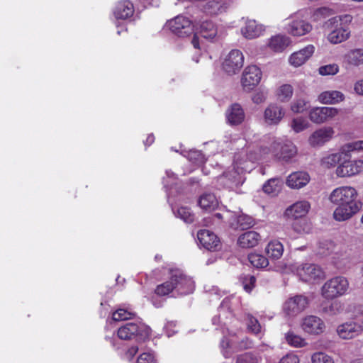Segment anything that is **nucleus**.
I'll return each mask as SVG.
<instances>
[{
    "mask_svg": "<svg viewBox=\"0 0 363 363\" xmlns=\"http://www.w3.org/2000/svg\"><path fill=\"white\" fill-rule=\"evenodd\" d=\"M357 197L356 189L351 186L338 187L331 192L329 199L337 205L333 212V217L337 221L347 220L359 211L361 203Z\"/></svg>",
    "mask_w": 363,
    "mask_h": 363,
    "instance_id": "1",
    "label": "nucleus"
},
{
    "mask_svg": "<svg viewBox=\"0 0 363 363\" xmlns=\"http://www.w3.org/2000/svg\"><path fill=\"white\" fill-rule=\"evenodd\" d=\"M352 17L350 15H344L333 17L323 24L325 30L330 31L328 35V40L333 44L340 43L350 37V31L342 27L341 22H351Z\"/></svg>",
    "mask_w": 363,
    "mask_h": 363,
    "instance_id": "2",
    "label": "nucleus"
},
{
    "mask_svg": "<svg viewBox=\"0 0 363 363\" xmlns=\"http://www.w3.org/2000/svg\"><path fill=\"white\" fill-rule=\"evenodd\" d=\"M244 181L245 178L240 173V169L234 166L220 175L217 178L216 183L218 188L238 191Z\"/></svg>",
    "mask_w": 363,
    "mask_h": 363,
    "instance_id": "3",
    "label": "nucleus"
},
{
    "mask_svg": "<svg viewBox=\"0 0 363 363\" xmlns=\"http://www.w3.org/2000/svg\"><path fill=\"white\" fill-rule=\"evenodd\" d=\"M349 287L348 281L343 277H335L327 281L322 287V295L327 299H333L343 295Z\"/></svg>",
    "mask_w": 363,
    "mask_h": 363,
    "instance_id": "4",
    "label": "nucleus"
},
{
    "mask_svg": "<svg viewBox=\"0 0 363 363\" xmlns=\"http://www.w3.org/2000/svg\"><path fill=\"white\" fill-rule=\"evenodd\" d=\"M362 143H348L340 149L339 152L335 153L328 154L324 156L320 160V164L325 168H331L335 167L337 164H340L342 159L346 158L347 153L357 150H360L362 146Z\"/></svg>",
    "mask_w": 363,
    "mask_h": 363,
    "instance_id": "5",
    "label": "nucleus"
},
{
    "mask_svg": "<svg viewBox=\"0 0 363 363\" xmlns=\"http://www.w3.org/2000/svg\"><path fill=\"white\" fill-rule=\"evenodd\" d=\"M118 336L121 340H130L137 337L138 340H144L149 336V329L145 325L128 323L118 330Z\"/></svg>",
    "mask_w": 363,
    "mask_h": 363,
    "instance_id": "6",
    "label": "nucleus"
},
{
    "mask_svg": "<svg viewBox=\"0 0 363 363\" xmlns=\"http://www.w3.org/2000/svg\"><path fill=\"white\" fill-rule=\"evenodd\" d=\"M166 26L176 35L180 38L189 36L194 32V26L187 18L178 16L167 21Z\"/></svg>",
    "mask_w": 363,
    "mask_h": 363,
    "instance_id": "7",
    "label": "nucleus"
},
{
    "mask_svg": "<svg viewBox=\"0 0 363 363\" xmlns=\"http://www.w3.org/2000/svg\"><path fill=\"white\" fill-rule=\"evenodd\" d=\"M342 162L336 169V174L340 177H352L363 170V160L350 161V153L345 155Z\"/></svg>",
    "mask_w": 363,
    "mask_h": 363,
    "instance_id": "8",
    "label": "nucleus"
},
{
    "mask_svg": "<svg viewBox=\"0 0 363 363\" xmlns=\"http://www.w3.org/2000/svg\"><path fill=\"white\" fill-rule=\"evenodd\" d=\"M308 304L306 297L296 295L287 299L283 305V311L288 316H296L304 311Z\"/></svg>",
    "mask_w": 363,
    "mask_h": 363,
    "instance_id": "9",
    "label": "nucleus"
},
{
    "mask_svg": "<svg viewBox=\"0 0 363 363\" xmlns=\"http://www.w3.org/2000/svg\"><path fill=\"white\" fill-rule=\"evenodd\" d=\"M262 72L256 65L247 67L242 76L241 83L245 90L250 91L254 89L260 82Z\"/></svg>",
    "mask_w": 363,
    "mask_h": 363,
    "instance_id": "10",
    "label": "nucleus"
},
{
    "mask_svg": "<svg viewBox=\"0 0 363 363\" xmlns=\"http://www.w3.org/2000/svg\"><path fill=\"white\" fill-rule=\"evenodd\" d=\"M244 57L239 50H233L225 59L223 68L229 74H235L242 67Z\"/></svg>",
    "mask_w": 363,
    "mask_h": 363,
    "instance_id": "11",
    "label": "nucleus"
},
{
    "mask_svg": "<svg viewBox=\"0 0 363 363\" xmlns=\"http://www.w3.org/2000/svg\"><path fill=\"white\" fill-rule=\"evenodd\" d=\"M271 149L277 158L286 162L291 159L297 152L296 146L290 142L284 144L274 142Z\"/></svg>",
    "mask_w": 363,
    "mask_h": 363,
    "instance_id": "12",
    "label": "nucleus"
},
{
    "mask_svg": "<svg viewBox=\"0 0 363 363\" xmlns=\"http://www.w3.org/2000/svg\"><path fill=\"white\" fill-rule=\"evenodd\" d=\"M338 113V110L334 107H316L313 108L309 113L311 121L315 123H324Z\"/></svg>",
    "mask_w": 363,
    "mask_h": 363,
    "instance_id": "13",
    "label": "nucleus"
},
{
    "mask_svg": "<svg viewBox=\"0 0 363 363\" xmlns=\"http://www.w3.org/2000/svg\"><path fill=\"white\" fill-rule=\"evenodd\" d=\"M335 131L331 127H323L313 132L308 138L312 147H319L332 139Z\"/></svg>",
    "mask_w": 363,
    "mask_h": 363,
    "instance_id": "14",
    "label": "nucleus"
},
{
    "mask_svg": "<svg viewBox=\"0 0 363 363\" xmlns=\"http://www.w3.org/2000/svg\"><path fill=\"white\" fill-rule=\"evenodd\" d=\"M285 116L282 106L276 104H269L264 110V122L270 125L279 124Z\"/></svg>",
    "mask_w": 363,
    "mask_h": 363,
    "instance_id": "15",
    "label": "nucleus"
},
{
    "mask_svg": "<svg viewBox=\"0 0 363 363\" xmlns=\"http://www.w3.org/2000/svg\"><path fill=\"white\" fill-rule=\"evenodd\" d=\"M298 274L305 281H311L321 279L324 277L322 269L314 264H306L298 269Z\"/></svg>",
    "mask_w": 363,
    "mask_h": 363,
    "instance_id": "16",
    "label": "nucleus"
},
{
    "mask_svg": "<svg viewBox=\"0 0 363 363\" xmlns=\"http://www.w3.org/2000/svg\"><path fill=\"white\" fill-rule=\"evenodd\" d=\"M225 117L230 125H238L244 121L245 113L240 104L234 103L226 110Z\"/></svg>",
    "mask_w": 363,
    "mask_h": 363,
    "instance_id": "17",
    "label": "nucleus"
},
{
    "mask_svg": "<svg viewBox=\"0 0 363 363\" xmlns=\"http://www.w3.org/2000/svg\"><path fill=\"white\" fill-rule=\"evenodd\" d=\"M337 333L342 339H352L361 333V328L359 324L356 322H346L337 328Z\"/></svg>",
    "mask_w": 363,
    "mask_h": 363,
    "instance_id": "18",
    "label": "nucleus"
},
{
    "mask_svg": "<svg viewBox=\"0 0 363 363\" xmlns=\"http://www.w3.org/2000/svg\"><path fill=\"white\" fill-rule=\"evenodd\" d=\"M200 244L208 250H216L219 246L218 238L208 230H201L197 234Z\"/></svg>",
    "mask_w": 363,
    "mask_h": 363,
    "instance_id": "19",
    "label": "nucleus"
},
{
    "mask_svg": "<svg viewBox=\"0 0 363 363\" xmlns=\"http://www.w3.org/2000/svg\"><path fill=\"white\" fill-rule=\"evenodd\" d=\"M312 26L301 18H293L288 24L287 32L294 36H302L308 33Z\"/></svg>",
    "mask_w": 363,
    "mask_h": 363,
    "instance_id": "20",
    "label": "nucleus"
},
{
    "mask_svg": "<svg viewBox=\"0 0 363 363\" xmlns=\"http://www.w3.org/2000/svg\"><path fill=\"white\" fill-rule=\"evenodd\" d=\"M303 330L310 334H320L323 332L325 325L323 321L315 315L306 317L302 322Z\"/></svg>",
    "mask_w": 363,
    "mask_h": 363,
    "instance_id": "21",
    "label": "nucleus"
},
{
    "mask_svg": "<svg viewBox=\"0 0 363 363\" xmlns=\"http://www.w3.org/2000/svg\"><path fill=\"white\" fill-rule=\"evenodd\" d=\"M314 52V47L309 45L298 52H294L289 58V62L295 67H299L305 63Z\"/></svg>",
    "mask_w": 363,
    "mask_h": 363,
    "instance_id": "22",
    "label": "nucleus"
},
{
    "mask_svg": "<svg viewBox=\"0 0 363 363\" xmlns=\"http://www.w3.org/2000/svg\"><path fill=\"white\" fill-rule=\"evenodd\" d=\"M310 181V177L306 172H296L291 173L286 179V184L292 189H301Z\"/></svg>",
    "mask_w": 363,
    "mask_h": 363,
    "instance_id": "23",
    "label": "nucleus"
},
{
    "mask_svg": "<svg viewBox=\"0 0 363 363\" xmlns=\"http://www.w3.org/2000/svg\"><path fill=\"white\" fill-rule=\"evenodd\" d=\"M227 8V0H208L203 6L204 12L211 16L223 13L226 11Z\"/></svg>",
    "mask_w": 363,
    "mask_h": 363,
    "instance_id": "24",
    "label": "nucleus"
},
{
    "mask_svg": "<svg viewBox=\"0 0 363 363\" xmlns=\"http://www.w3.org/2000/svg\"><path fill=\"white\" fill-rule=\"evenodd\" d=\"M309 208L310 203L306 201H301L289 207L285 213L288 217L298 219L306 216Z\"/></svg>",
    "mask_w": 363,
    "mask_h": 363,
    "instance_id": "25",
    "label": "nucleus"
},
{
    "mask_svg": "<svg viewBox=\"0 0 363 363\" xmlns=\"http://www.w3.org/2000/svg\"><path fill=\"white\" fill-rule=\"evenodd\" d=\"M261 236L255 231H247L240 235L238 240V244L242 248H251L256 246Z\"/></svg>",
    "mask_w": 363,
    "mask_h": 363,
    "instance_id": "26",
    "label": "nucleus"
},
{
    "mask_svg": "<svg viewBox=\"0 0 363 363\" xmlns=\"http://www.w3.org/2000/svg\"><path fill=\"white\" fill-rule=\"evenodd\" d=\"M133 4L127 0L118 2L114 11L116 18L119 19L128 18L133 15Z\"/></svg>",
    "mask_w": 363,
    "mask_h": 363,
    "instance_id": "27",
    "label": "nucleus"
},
{
    "mask_svg": "<svg viewBox=\"0 0 363 363\" xmlns=\"http://www.w3.org/2000/svg\"><path fill=\"white\" fill-rule=\"evenodd\" d=\"M263 26L254 20H249L242 28L241 32L245 38L252 39L259 37L263 32Z\"/></svg>",
    "mask_w": 363,
    "mask_h": 363,
    "instance_id": "28",
    "label": "nucleus"
},
{
    "mask_svg": "<svg viewBox=\"0 0 363 363\" xmlns=\"http://www.w3.org/2000/svg\"><path fill=\"white\" fill-rule=\"evenodd\" d=\"M320 311L329 316H333L342 313L344 310V305L340 301L335 300L332 302H323L320 306Z\"/></svg>",
    "mask_w": 363,
    "mask_h": 363,
    "instance_id": "29",
    "label": "nucleus"
},
{
    "mask_svg": "<svg viewBox=\"0 0 363 363\" xmlns=\"http://www.w3.org/2000/svg\"><path fill=\"white\" fill-rule=\"evenodd\" d=\"M344 62L352 67L363 65V49L355 48L349 50L344 56Z\"/></svg>",
    "mask_w": 363,
    "mask_h": 363,
    "instance_id": "30",
    "label": "nucleus"
},
{
    "mask_svg": "<svg viewBox=\"0 0 363 363\" xmlns=\"http://www.w3.org/2000/svg\"><path fill=\"white\" fill-rule=\"evenodd\" d=\"M174 277H180L181 282L177 290L181 294H188L192 293L194 289V282L191 278L186 276L181 270H177Z\"/></svg>",
    "mask_w": 363,
    "mask_h": 363,
    "instance_id": "31",
    "label": "nucleus"
},
{
    "mask_svg": "<svg viewBox=\"0 0 363 363\" xmlns=\"http://www.w3.org/2000/svg\"><path fill=\"white\" fill-rule=\"evenodd\" d=\"M265 252L268 257L277 260L281 257L284 252V246L278 240L271 241L265 247Z\"/></svg>",
    "mask_w": 363,
    "mask_h": 363,
    "instance_id": "32",
    "label": "nucleus"
},
{
    "mask_svg": "<svg viewBox=\"0 0 363 363\" xmlns=\"http://www.w3.org/2000/svg\"><path fill=\"white\" fill-rule=\"evenodd\" d=\"M291 43L290 38L285 35H275L272 37L269 47L274 52H282Z\"/></svg>",
    "mask_w": 363,
    "mask_h": 363,
    "instance_id": "33",
    "label": "nucleus"
},
{
    "mask_svg": "<svg viewBox=\"0 0 363 363\" xmlns=\"http://www.w3.org/2000/svg\"><path fill=\"white\" fill-rule=\"evenodd\" d=\"M231 227L235 230H244L250 228L254 225L253 218L247 215L241 214L236 216L230 223Z\"/></svg>",
    "mask_w": 363,
    "mask_h": 363,
    "instance_id": "34",
    "label": "nucleus"
},
{
    "mask_svg": "<svg viewBox=\"0 0 363 363\" xmlns=\"http://www.w3.org/2000/svg\"><path fill=\"white\" fill-rule=\"evenodd\" d=\"M282 185V179L280 178H272L263 185L262 189L264 193L269 195L276 196L280 192Z\"/></svg>",
    "mask_w": 363,
    "mask_h": 363,
    "instance_id": "35",
    "label": "nucleus"
},
{
    "mask_svg": "<svg viewBox=\"0 0 363 363\" xmlns=\"http://www.w3.org/2000/svg\"><path fill=\"white\" fill-rule=\"evenodd\" d=\"M344 95L338 91H324L319 96V100L323 104H334L343 101Z\"/></svg>",
    "mask_w": 363,
    "mask_h": 363,
    "instance_id": "36",
    "label": "nucleus"
},
{
    "mask_svg": "<svg viewBox=\"0 0 363 363\" xmlns=\"http://www.w3.org/2000/svg\"><path fill=\"white\" fill-rule=\"evenodd\" d=\"M199 205L205 210L211 211L217 207L218 200L213 194L206 193L200 196Z\"/></svg>",
    "mask_w": 363,
    "mask_h": 363,
    "instance_id": "37",
    "label": "nucleus"
},
{
    "mask_svg": "<svg viewBox=\"0 0 363 363\" xmlns=\"http://www.w3.org/2000/svg\"><path fill=\"white\" fill-rule=\"evenodd\" d=\"M199 33L202 38L211 40L216 36L217 28L212 21H206L201 23Z\"/></svg>",
    "mask_w": 363,
    "mask_h": 363,
    "instance_id": "38",
    "label": "nucleus"
},
{
    "mask_svg": "<svg viewBox=\"0 0 363 363\" xmlns=\"http://www.w3.org/2000/svg\"><path fill=\"white\" fill-rule=\"evenodd\" d=\"M248 260L256 268H264L269 264L268 259L264 255L257 253L249 254Z\"/></svg>",
    "mask_w": 363,
    "mask_h": 363,
    "instance_id": "39",
    "label": "nucleus"
},
{
    "mask_svg": "<svg viewBox=\"0 0 363 363\" xmlns=\"http://www.w3.org/2000/svg\"><path fill=\"white\" fill-rule=\"evenodd\" d=\"M293 95V88L289 84H284L280 86L277 92V96L280 101H289Z\"/></svg>",
    "mask_w": 363,
    "mask_h": 363,
    "instance_id": "40",
    "label": "nucleus"
},
{
    "mask_svg": "<svg viewBox=\"0 0 363 363\" xmlns=\"http://www.w3.org/2000/svg\"><path fill=\"white\" fill-rule=\"evenodd\" d=\"M261 357L251 352H245L237 357L236 363H259Z\"/></svg>",
    "mask_w": 363,
    "mask_h": 363,
    "instance_id": "41",
    "label": "nucleus"
},
{
    "mask_svg": "<svg viewBox=\"0 0 363 363\" xmlns=\"http://www.w3.org/2000/svg\"><path fill=\"white\" fill-rule=\"evenodd\" d=\"M291 127L296 133H300L309 127V123L306 118L298 117L293 119Z\"/></svg>",
    "mask_w": 363,
    "mask_h": 363,
    "instance_id": "42",
    "label": "nucleus"
},
{
    "mask_svg": "<svg viewBox=\"0 0 363 363\" xmlns=\"http://www.w3.org/2000/svg\"><path fill=\"white\" fill-rule=\"evenodd\" d=\"M135 314L126 309L119 308L113 313V319L115 321H121L133 318Z\"/></svg>",
    "mask_w": 363,
    "mask_h": 363,
    "instance_id": "43",
    "label": "nucleus"
},
{
    "mask_svg": "<svg viewBox=\"0 0 363 363\" xmlns=\"http://www.w3.org/2000/svg\"><path fill=\"white\" fill-rule=\"evenodd\" d=\"M286 342L291 346L295 347H301L306 345V342L303 338L300 336L295 335L292 332H289L286 335Z\"/></svg>",
    "mask_w": 363,
    "mask_h": 363,
    "instance_id": "44",
    "label": "nucleus"
},
{
    "mask_svg": "<svg viewBox=\"0 0 363 363\" xmlns=\"http://www.w3.org/2000/svg\"><path fill=\"white\" fill-rule=\"evenodd\" d=\"M174 289V285L170 279L160 285H158L155 289V293L160 296L169 294Z\"/></svg>",
    "mask_w": 363,
    "mask_h": 363,
    "instance_id": "45",
    "label": "nucleus"
},
{
    "mask_svg": "<svg viewBox=\"0 0 363 363\" xmlns=\"http://www.w3.org/2000/svg\"><path fill=\"white\" fill-rule=\"evenodd\" d=\"M247 325L248 330L255 334L261 331V325L257 318L252 315L248 314L246 317Z\"/></svg>",
    "mask_w": 363,
    "mask_h": 363,
    "instance_id": "46",
    "label": "nucleus"
},
{
    "mask_svg": "<svg viewBox=\"0 0 363 363\" xmlns=\"http://www.w3.org/2000/svg\"><path fill=\"white\" fill-rule=\"evenodd\" d=\"M177 214L178 217L184 220L186 223H191L194 220V215L191 212L190 209L186 207L178 208Z\"/></svg>",
    "mask_w": 363,
    "mask_h": 363,
    "instance_id": "47",
    "label": "nucleus"
},
{
    "mask_svg": "<svg viewBox=\"0 0 363 363\" xmlns=\"http://www.w3.org/2000/svg\"><path fill=\"white\" fill-rule=\"evenodd\" d=\"M312 363H335L333 358L324 352H315L311 357Z\"/></svg>",
    "mask_w": 363,
    "mask_h": 363,
    "instance_id": "48",
    "label": "nucleus"
},
{
    "mask_svg": "<svg viewBox=\"0 0 363 363\" xmlns=\"http://www.w3.org/2000/svg\"><path fill=\"white\" fill-rule=\"evenodd\" d=\"M339 71V67L337 64H330L321 66L318 69L319 74L321 75H334Z\"/></svg>",
    "mask_w": 363,
    "mask_h": 363,
    "instance_id": "49",
    "label": "nucleus"
},
{
    "mask_svg": "<svg viewBox=\"0 0 363 363\" xmlns=\"http://www.w3.org/2000/svg\"><path fill=\"white\" fill-rule=\"evenodd\" d=\"M241 279L245 290L248 292L250 291L255 286L256 281L255 277L252 275L247 274L243 275L241 277Z\"/></svg>",
    "mask_w": 363,
    "mask_h": 363,
    "instance_id": "50",
    "label": "nucleus"
},
{
    "mask_svg": "<svg viewBox=\"0 0 363 363\" xmlns=\"http://www.w3.org/2000/svg\"><path fill=\"white\" fill-rule=\"evenodd\" d=\"M333 14V11L327 7H321L316 9L313 16L315 20H320Z\"/></svg>",
    "mask_w": 363,
    "mask_h": 363,
    "instance_id": "51",
    "label": "nucleus"
},
{
    "mask_svg": "<svg viewBox=\"0 0 363 363\" xmlns=\"http://www.w3.org/2000/svg\"><path fill=\"white\" fill-rule=\"evenodd\" d=\"M252 345V342L248 337H244L238 341L234 347L236 351H238L251 348Z\"/></svg>",
    "mask_w": 363,
    "mask_h": 363,
    "instance_id": "52",
    "label": "nucleus"
},
{
    "mask_svg": "<svg viewBox=\"0 0 363 363\" xmlns=\"http://www.w3.org/2000/svg\"><path fill=\"white\" fill-rule=\"evenodd\" d=\"M307 103L303 99H298L291 106V110L295 113H301L306 109Z\"/></svg>",
    "mask_w": 363,
    "mask_h": 363,
    "instance_id": "53",
    "label": "nucleus"
},
{
    "mask_svg": "<svg viewBox=\"0 0 363 363\" xmlns=\"http://www.w3.org/2000/svg\"><path fill=\"white\" fill-rule=\"evenodd\" d=\"M138 363H157V362L152 354L143 353L138 357Z\"/></svg>",
    "mask_w": 363,
    "mask_h": 363,
    "instance_id": "54",
    "label": "nucleus"
},
{
    "mask_svg": "<svg viewBox=\"0 0 363 363\" xmlns=\"http://www.w3.org/2000/svg\"><path fill=\"white\" fill-rule=\"evenodd\" d=\"M333 249V244L331 242H323L320 243V254L327 255Z\"/></svg>",
    "mask_w": 363,
    "mask_h": 363,
    "instance_id": "55",
    "label": "nucleus"
},
{
    "mask_svg": "<svg viewBox=\"0 0 363 363\" xmlns=\"http://www.w3.org/2000/svg\"><path fill=\"white\" fill-rule=\"evenodd\" d=\"M279 363H299V359L296 354H289L282 357Z\"/></svg>",
    "mask_w": 363,
    "mask_h": 363,
    "instance_id": "56",
    "label": "nucleus"
},
{
    "mask_svg": "<svg viewBox=\"0 0 363 363\" xmlns=\"http://www.w3.org/2000/svg\"><path fill=\"white\" fill-rule=\"evenodd\" d=\"M266 99V96L263 92H258L255 94L252 97L254 103L259 104L264 102Z\"/></svg>",
    "mask_w": 363,
    "mask_h": 363,
    "instance_id": "57",
    "label": "nucleus"
},
{
    "mask_svg": "<svg viewBox=\"0 0 363 363\" xmlns=\"http://www.w3.org/2000/svg\"><path fill=\"white\" fill-rule=\"evenodd\" d=\"M177 270V269L171 270V272H170L171 276H170L169 279L172 282H173V284L174 285V289H177L180 285L179 282H181V280H180V277L179 278L174 277Z\"/></svg>",
    "mask_w": 363,
    "mask_h": 363,
    "instance_id": "58",
    "label": "nucleus"
},
{
    "mask_svg": "<svg viewBox=\"0 0 363 363\" xmlns=\"http://www.w3.org/2000/svg\"><path fill=\"white\" fill-rule=\"evenodd\" d=\"M354 90L358 94L363 95V79L355 84Z\"/></svg>",
    "mask_w": 363,
    "mask_h": 363,
    "instance_id": "59",
    "label": "nucleus"
},
{
    "mask_svg": "<svg viewBox=\"0 0 363 363\" xmlns=\"http://www.w3.org/2000/svg\"><path fill=\"white\" fill-rule=\"evenodd\" d=\"M191 44L193 45L194 48H196V49L200 48L199 40L198 37L196 35H194V38L191 40Z\"/></svg>",
    "mask_w": 363,
    "mask_h": 363,
    "instance_id": "60",
    "label": "nucleus"
},
{
    "mask_svg": "<svg viewBox=\"0 0 363 363\" xmlns=\"http://www.w3.org/2000/svg\"><path fill=\"white\" fill-rule=\"evenodd\" d=\"M138 347L136 346H134V347H130L128 350V352L127 354L130 356L131 357H133L138 352Z\"/></svg>",
    "mask_w": 363,
    "mask_h": 363,
    "instance_id": "61",
    "label": "nucleus"
},
{
    "mask_svg": "<svg viewBox=\"0 0 363 363\" xmlns=\"http://www.w3.org/2000/svg\"><path fill=\"white\" fill-rule=\"evenodd\" d=\"M220 315L214 316V317L213 318V320H212L213 323L214 325H219V324H221L222 323H221V321H220Z\"/></svg>",
    "mask_w": 363,
    "mask_h": 363,
    "instance_id": "62",
    "label": "nucleus"
},
{
    "mask_svg": "<svg viewBox=\"0 0 363 363\" xmlns=\"http://www.w3.org/2000/svg\"><path fill=\"white\" fill-rule=\"evenodd\" d=\"M228 345H229V344H228V342L226 340L223 339V340H222V342H221V346H222L223 347H228Z\"/></svg>",
    "mask_w": 363,
    "mask_h": 363,
    "instance_id": "63",
    "label": "nucleus"
},
{
    "mask_svg": "<svg viewBox=\"0 0 363 363\" xmlns=\"http://www.w3.org/2000/svg\"><path fill=\"white\" fill-rule=\"evenodd\" d=\"M350 363H363V359H355L352 361Z\"/></svg>",
    "mask_w": 363,
    "mask_h": 363,
    "instance_id": "64",
    "label": "nucleus"
}]
</instances>
